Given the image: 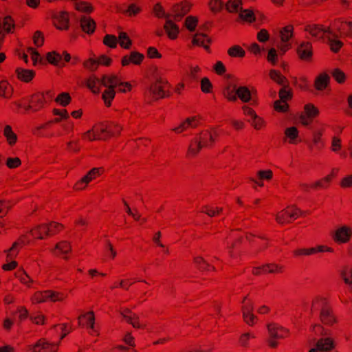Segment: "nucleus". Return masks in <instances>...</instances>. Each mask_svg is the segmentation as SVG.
<instances>
[{
	"label": "nucleus",
	"mask_w": 352,
	"mask_h": 352,
	"mask_svg": "<svg viewBox=\"0 0 352 352\" xmlns=\"http://www.w3.org/2000/svg\"><path fill=\"white\" fill-rule=\"evenodd\" d=\"M54 93L47 90L36 92L32 94L29 100V104L24 107L26 111L36 112L45 108L54 98Z\"/></svg>",
	"instance_id": "obj_1"
},
{
	"label": "nucleus",
	"mask_w": 352,
	"mask_h": 352,
	"mask_svg": "<svg viewBox=\"0 0 352 352\" xmlns=\"http://www.w3.org/2000/svg\"><path fill=\"white\" fill-rule=\"evenodd\" d=\"M269 338L267 341L268 346L272 349H276L278 346L277 340L285 339L289 337L290 331L276 323L267 325Z\"/></svg>",
	"instance_id": "obj_2"
},
{
	"label": "nucleus",
	"mask_w": 352,
	"mask_h": 352,
	"mask_svg": "<svg viewBox=\"0 0 352 352\" xmlns=\"http://www.w3.org/2000/svg\"><path fill=\"white\" fill-rule=\"evenodd\" d=\"M331 23V30H333L332 36L352 38V21L337 19Z\"/></svg>",
	"instance_id": "obj_3"
},
{
	"label": "nucleus",
	"mask_w": 352,
	"mask_h": 352,
	"mask_svg": "<svg viewBox=\"0 0 352 352\" xmlns=\"http://www.w3.org/2000/svg\"><path fill=\"white\" fill-rule=\"evenodd\" d=\"M104 173V169L102 167L91 168L85 176L75 183L74 189L77 191L85 189L89 183L100 177Z\"/></svg>",
	"instance_id": "obj_4"
},
{
	"label": "nucleus",
	"mask_w": 352,
	"mask_h": 352,
	"mask_svg": "<svg viewBox=\"0 0 352 352\" xmlns=\"http://www.w3.org/2000/svg\"><path fill=\"white\" fill-rule=\"evenodd\" d=\"M302 214V212L299 208L294 206H289L277 213L276 221L279 224L289 223L298 218Z\"/></svg>",
	"instance_id": "obj_5"
},
{
	"label": "nucleus",
	"mask_w": 352,
	"mask_h": 352,
	"mask_svg": "<svg viewBox=\"0 0 352 352\" xmlns=\"http://www.w3.org/2000/svg\"><path fill=\"white\" fill-rule=\"evenodd\" d=\"M169 87L166 80L160 78L151 85L148 93L155 100L164 98L169 96Z\"/></svg>",
	"instance_id": "obj_6"
},
{
	"label": "nucleus",
	"mask_w": 352,
	"mask_h": 352,
	"mask_svg": "<svg viewBox=\"0 0 352 352\" xmlns=\"http://www.w3.org/2000/svg\"><path fill=\"white\" fill-rule=\"evenodd\" d=\"M60 342L52 343L45 338L39 339L35 344L28 345L25 347V352H57Z\"/></svg>",
	"instance_id": "obj_7"
},
{
	"label": "nucleus",
	"mask_w": 352,
	"mask_h": 352,
	"mask_svg": "<svg viewBox=\"0 0 352 352\" xmlns=\"http://www.w3.org/2000/svg\"><path fill=\"white\" fill-rule=\"evenodd\" d=\"M219 134L220 133L218 128L212 127L208 129L203 130L197 137L204 147L207 148L214 145Z\"/></svg>",
	"instance_id": "obj_8"
},
{
	"label": "nucleus",
	"mask_w": 352,
	"mask_h": 352,
	"mask_svg": "<svg viewBox=\"0 0 352 352\" xmlns=\"http://www.w3.org/2000/svg\"><path fill=\"white\" fill-rule=\"evenodd\" d=\"M305 31L309 32L316 39H322L324 36L331 35V33H333L331 23L327 27L317 24L307 25L305 28Z\"/></svg>",
	"instance_id": "obj_9"
},
{
	"label": "nucleus",
	"mask_w": 352,
	"mask_h": 352,
	"mask_svg": "<svg viewBox=\"0 0 352 352\" xmlns=\"http://www.w3.org/2000/svg\"><path fill=\"white\" fill-rule=\"evenodd\" d=\"M253 309L252 302L247 297H245L243 300L241 311L243 320L249 326H253L257 321L256 316L253 314Z\"/></svg>",
	"instance_id": "obj_10"
},
{
	"label": "nucleus",
	"mask_w": 352,
	"mask_h": 352,
	"mask_svg": "<svg viewBox=\"0 0 352 352\" xmlns=\"http://www.w3.org/2000/svg\"><path fill=\"white\" fill-rule=\"evenodd\" d=\"M352 236V227L342 226L338 228L332 235L333 240L337 243H346Z\"/></svg>",
	"instance_id": "obj_11"
},
{
	"label": "nucleus",
	"mask_w": 352,
	"mask_h": 352,
	"mask_svg": "<svg viewBox=\"0 0 352 352\" xmlns=\"http://www.w3.org/2000/svg\"><path fill=\"white\" fill-rule=\"evenodd\" d=\"M192 4L188 1L176 3L171 8L170 17L179 21L190 10Z\"/></svg>",
	"instance_id": "obj_12"
},
{
	"label": "nucleus",
	"mask_w": 352,
	"mask_h": 352,
	"mask_svg": "<svg viewBox=\"0 0 352 352\" xmlns=\"http://www.w3.org/2000/svg\"><path fill=\"white\" fill-rule=\"evenodd\" d=\"M72 250V245L69 241H60L55 245L54 248L50 250V252L56 256L62 257L67 260Z\"/></svg>",
	"instance_id": "obj_13"
},
{
	"label": "nucleus",
	"mask_w": 352,
	"mask_h": 352,
	"mask_svg": "<svg viewBox=\"0 0 352 352\" xmlns=\"http://www.w3.org/2000/svg\"><path fill=\"white\" fill-rule=\"evenodd\" d=\"M78 320L79 325L87 327L90 334L98 335L97 330L95 328V316L93 311L81 314Z\"/></svg>",
	"instance_id": "obj_14"
},
{
	"label": "nucleus",
	"mask_w": 352,
	"mask_h": 352,
	"mask_svg": "<svg viewBox=\"0 0 352 352\" xmlns=\"http://www.w3.org/2000/svg\"><path fill=\"white\" fill-rule=\"evenodd\" d=\"M201 124V118L199 116H192L187 118L178 126L173 129L176 133H182L190 129H195Z\"/></svg>",
	"instance_id": "obj_15"
},
{
	"label": "nucleus",
	"mask_w": 352,
	"mask_h": 352,
	"mask_svg": "<svg viewBox=\"0 0 352 352\" xmlns=\"http://www.w3.org/2000/svg\"><path fill=\"white\" fill-rule=\"evenodd\" d=\"M120 314L123 319L126 322L131 324L134 328L144 329L145 327V324L140 322L138 316L133 313L130 309L126 308L120 309Z\"/></svg>",
	"instance_id": "obj_16"
},
{
	"label": "nucleus",
	"mask_w": 352,
	"mask_h": 352,
	"mask_svg": "<svg viewBox=\"0 0 352 352\" xmlns=\"http://www.w3.org/2000/svg\"><path fill=\"white\" fill-rule=\"evenodd\" d=\"M29 243L30 240L27 236H21L7 251V260L9 261L15 258L22 247L28 245Z\"/></svg>",
	"instance_id": "obj_17"
},
{
	"label": "nucleus",
	"mask_w": 352,
	"mask_h": 352,
	"mask_svg": "<svg viewBox=\"0 0 352 352\" xmlns=\"http://www.w3.org/2000/svg\"><path fill=\"white\" fill-rule=\"evenodd\" d=\"M254 93H256V90L254 88L250 89L246 86H240L236 89V98H239L244 103L252 102V104H254L255 102L253 99Z\"/></svg>",
	"instance_id": "obj_18"
},
{
	"label": "nucleus",
	"mask_w": 352,
	"mask_h": 352,
	"mask_svg": "<svg viewBox=\"0 0 352 352\" xmlns=\"http://www.w3.org/2000/svg\"><path fill=\"white\" fill-rule=\"evenodd\" d=\"M144 58V54L138 52H131L129 54L125 55L122 57L121 64L123 67L133 64L135 65H140Z\"/></svg>",
	"instance_id": "obj_19"
},
{
	"label": "nucleus",
	"mask_w": 352,
	"mask_h": 352,
	"mask_svg": "<svg viewBox=\"0 0 352 352\" xmlns=\"http://www.w3.org/2000/svg\"><path fill=\"white\" fill-rule=\"evenodd\" d=\"M297 54L300 59L311 61L313 56V47L309 42L302 43L297 49Z\"/></svg>",
	"instance_id": "obj_20"
},
{
	"label": "nucleus",
	"mask_w": 352,
	"mask_h": 352,
	"mask_svg": "<svg viewBox=\"0 0 352 352\" xmlns=\"http://www.w3.org/2000/svg\"><path fill=\"white\" fill-rule=\"evenodd\" d=\"M324 130L318 129L313 132L311 142L309 144L311 151H320L324 147V142L322 138Z\"/></svg>",
	"instance_id": "obj_21"
},
{
	"label": "nucleus",
	"mask_w": 352,
	"mask_h": 352,
	"mask_svg": "<svg viewBox=\"0 0 352 352\" xmlns=\"http://www.w3.org/2000/svg\"><path fill=\"white\" fill-rule=\"evenodd\" d=\"M80 26L84 32L92 34L95 32L96 23L90 16H83L80 19Z\"/></svg>",
	"instance_id": "obj_22"
},
{
	"label": "nucleus",
	"mask_w": 352,
	"mask_h": 352,
	"mask_svg": "<svg viewBox=\"0 0 352 352\" xmlns=\"http://www.w3.org/2000/svg\"><path fill=\"white\" fill-rule=\"evenodd\" d=\"M330 76L326 72L319 74L315 78L314 86L318 91L324 90L329 85Z\"/></svg>",
	"instance_id": "obj_23"
},
{
	"label": "nucleus",
	"mask_w": 352,
	"mask_h": 352,
	"mask_svg": "<svg viewBox=\"0 0 352 352\" xmlns=\"http://www.w3.org/2000/svg\"><path fill=\"white\" fill-rule=\"evenodd\" d=\"M15 28V23L10 16H6L0 19V36L4 33H12Z\"/></svg>",
	"instance_id": "obj_24"
},
{
	"label": "nucleus",
	"mask_w": 352,
	"mask_h": 352,
	"mask_svg": "<svg viewBox=\"0 0 352 352\" xmlns=\"http://www.w3.org/2000/svg\"><path fill=\"white\" fill-rule=\"evenodd\" d=\"M285 141L290 144H297L300 142L298 140L299 131L296 126L287 127L285 129Z\"/></svg>",
	"instance_id": "obj_25"
},
{
	"label": "nucleus",
	"mask_w": 352,
	"mask_h": 352,
	"mask_svg": "<svg viewBox=\"0 0 352 352\" xmlns=\"http://www.w3.org/2000/svg\"><path fill=\"white\" fill-rule=\"evenodd\" d=\"M210 43V39L205 34L197 33L192 37V46H201L206 50L209 51L210 50V47H209Z\"/></svg>",
	"instance_id": "obj_26"
},
{
	"label": "nucleus",
	"mask_w": 352,
	"mask_h": 352,
	"mask_svg": "<svg viewBox=\"0 0 352 352\" xmlns=\"http://www.w3.org/2000/svg\"><path fill=\"white\" fill-rule=\"evenodd\" d=\"M54 25L59 30H67L69 26L68 14L66 12H60L54 17Z\"/></svg>",
	"instance_id": "obj_27"
},
{
	"label": "nucleus",
	"mask_w": 352,
	"mask_h": 352,
	"mask_svg": "<svg viewBox=\"0 0 352 352\" xmlns=\"http://www.w3.org/2000/svg\"><path fill=\"white\" fill-rule=\"evenodd\" d=\"M320 316L322 322L324 324L332 325L336 322L335 316L330 306L324 307V309L320 311Z\"/></svg>",
	"instance_id": "obj_28"
},
{
	"label": "nucleus",
	"mask_w": 352,
	"mask_h": 352,
	"mask_svg": "<svg viewBox=\"0 0 352 352\" xmlns=\"http://www.w3.org/2000/svg\"><path fill=\"white\" fill-rule=\"evenodd\" d=\"M316 346L320 352H329L335 348V343L332 338H324L319 339Z\"/></svg>",
	"instance_id": "obj_29"
},
{
	"label": "nucleus",
	"mask_w": 352,
	"mask_h": 352,
	"mask_svg": "<svg viewBox=\"0 0 352 352\" xmlns=\"http://www.w3.org/2000/svg\"><path fill=\"white\" fill-rule=\"evenodd\" d=\"M17 78L24 82H30L35 76V72L32 69L16 68L15 71Z\"/></svg>",
	"instance_id": "obj_30"
},
{
	"label": "nucleus",
	"mask_w": 352,
	"mask_h": 352,
	"mask_svg": "<svg viewBox=\"0 0 352 352\" xmlns=\"http://www.w3.org/2000/svg\"><path fill=\"white\" fill-rule=\"evenodd\" d=\"M164 29L168 38L175 40L177 38L179 34V27L174 23L172 20L168 19L164 25Z\"/></svg>",
	"instance_id": "obj_31"
},
{
	"label": "nucleus",
	"mask_w": 352,
	"mask_h": 352,
	"mask_svg": "<svg viewBox=\"0 0 352 352\" xmlns=\"http://www.w3.org/2000/svg\"><path fill=\"white\" fill-rule=\"evenodd\" d=\"M269 76L272 80L282 87H289V81L280 71L276 69H270Z\"/></svg>",
	"instance_id": "obj_32"
},
{
	"label": "nucleus",
	"mask_w": 352,
	"mask_h": 352,
	"mask_svg": "<svg viewBox=\"0 0 352 352\" xmlns=\"http://www.w3.org/2000/svg\"><path fill=\"white\" fill-rule=\"evenodd\" d=\"M204 148L202 144H201L198 138L196 136L193 138L188 146L186 155L188 157H195L201 150V148Z\"/></svg>",
	"instance_id": "obj_33"
},
{
	"label": "nucleus",
	"mask_w": 352,
	"mask_h": 352,
	"mask_svg": "<svg viewBox=\"0 0 352 352\" xmlns=\"http://www.w3.org/2000/svg\"><path fill=\"white\" fill-rule=\"evenodd\" d=\"M101 80L102 86L115 89L120 84L121 79L116 75H103Z\"/></svg>",
	"instance_id": "obj_34"
},
{
	"label": "nucleus",
	"mask_w": 352,
	"mask_h": 352,
	"mask_svg": "<svg viewBox=\"0 0 352 352\" xmlns=\"http://www.w3.org/2000/svg\"><path fill=\"white\" fill-rule=\"evenodd\" d=\"M86 85L94 94H98L102 85V80L92 75L87 78Z\"/></svg>",
	"instance_id": "obj_35"
},
{
	"label": "nucleus",
	"mask_w": 352,
	"mask_h": 352,
	"mask_svg": "<svg viewBox=\"0 0 352 352\" xmlns=\"http://www.w3.org/2000/svg\"><path fill=\"white\" fill-rule=\"evenodd\" d=\"M329 306L327 300L322 296H316L311 302V311H316L324 309L325 307Z\"/></svg>",
	"instance_id": "obj_36"
},
{
	"label": "nucleus",
	"mask_w": 352,
	"mask_h": 352,
	"mask_svg": "<svg viewBox=\"0 0 352 352\" xmlns=\"http://www.w3.org/2000/svg\"><path fill=\"white\" fill-rule=\"evenodd\" d=\"M108 138L120 134L122 131V126L116 122H111L105 125Z\"/></svg>",
	"instance_id": "obj_37"
},
{
	"label": "nucleus",
	"mask_w": 352,
	"mask_h": 352,
	"mask_svg": "<svg viewBox=\"0 0 352 352\" xmlns=\"http://www.w3.org/2000/svg\"><path fill=\"white\" fill-rule=\"evenodd\" d=\"M15 276L22 284L26 285L28 288L32 287L34 280L29 276L24 270H19L16 271Z\"/></svg>",
	"instance_id": "obj_38"
},
{
	"label": "nucleus",
	"mask_w": 352,
	"mask_h": 352,
	"mask_svg": "<svg viewBox=\"0 0 352 352\" xmlns=\"http://www.w3.org/2000/svg\"><path fill=\"white\" fill-rule=\"evenodd\" d=\"M13 94V88L6 80L0 82V96L4 98H10Z\"/></svg>",
	"instance_id": "obj_39"
},
{
	"label": "nucleus",
	"mask_w": 352,
	"mask_h": 352,
	"mask_svg": "<svg viewBox=\"0 0 352 352\" xmlns=\"http://www.w3.org/2000/svg\"><path fill=\"white\" fill-rule=\"evenodd\" d=\"M92 128L98 140H104L108 139L105 125L102 124H98L94 125Z\"/></svg>",
	"instance_id": "obj_40"
},
{
	"label": "nucleus",
	"mask_w": 352,
	"mask_h": 352,
	"mask_svg": "<svg viewBox=\"0 0 352 352\" xmlns=\"http://www.w3.org/2000/svg\"><path fill=\"white\" fill-rule=\"evenodd\" d=\"M31 301L34 304L49 301L48 290L36 292L32 296Z\"/></svg>",
	"instance_id": "obj_41"
},
{
	"label": "nucleus",
	"mask_w": 352,
	"mask_h": 352,
	"mask_svg": "<svg viewBox=\"0 0 352 352\" xmlns=\"http://www.w3.org/2000/svg\"><path fill=\"white\" fill-rule=\"evenodd\" d=\"M45 225L46 228H44V231H46L47 236L56 234L63 229V226L57 222H51Z\"/></svg>",
	"instance_id": "obj_42"
},
{
	"label": "nucleus",
	"mask_w": 352,
	"mask_h": 352,
	"mask_svg": "<svg viewBox=\"0 0 352 352\" xmlns=\"http://www.w3.org/2000/svg\"><path fill=\"white\" fill-rule=\"evenodd\" d=\"M327 38H328L330 49L332 52L337 53L343 46V43L338 39V37H333L332 35L328 34Z\"/></svg>",
	"instance_id": "obj_43"
},
{
	"label": "nucleus",
	"mask_w": 352,
	"mask_h": 352,
	"mask_svg": "<svg viewBox=\"0 0 352 352\" xmlns=\"http://www.w3.org/2000/svg\"><path fill=\"white\" fill-rule=\"evenodd\" d=\"M116 96L115 89L107 88L102 95V98L104 100L106 107H109L111 105V101Z\"/></svg>",
	"instance_id": "obj_44"
},
{
	"label": "nucleus",
	"mask_w": 352,
	"mask_h": 352,
	"mask_svg": "<svg viewBox=\"0 0 352 352\" xmlns=\"http://www.w3.org/2000/svg\"><path fill=\"white\" fill-rule=\"evenodd\" d=\"M228 54L232 58H243L245 52L240 45H235L228 50Z\"/></svg>",
	"instance_id": "obj_45"
},
{
	"label": "nucleus",
	"mask_w": 352,
	"mask_h": 352,
	"mask_svg": "<svg viewBox=\"0 0 352 352\" xmlns=\"http://www.w3.org/2000/svg\"><path fill=\"white\" fill-rule=\"evenodd\" d=\"M331 182L332 181L330 179V177L325 176L324 177L313 183L311 185V188L316 190L326 189L329 187Z\"/></svg>",
	"instance_id": "obj_46"
},
{
	"label": "nucleus",
	"mask_w": 352,
	"mask_h": 352,
	"mask_svg": "<svg viewBox=\"0 0 352 352\" xmlns=\"http://www.w3.org/2000/svg\"><path fill=\"white\" fill-rule=\"evenodd\" d=\"M294 27L292 25H288L280 31V41L288 42L289 40L293 36Z\"/></svg>",
	"instance_id": "obj_47"
},
{
	"label": "nucleus",
	"mask_w": 352,
	"mask_h": 352,
	"mask_svg": "<svg viewBox=\"0 0 352 352\" xmlns=\"http://www.w3.org/2000/svg\"><path fill=\"white\" fill-rule=\"evenodd\" d=\"M340 276L345 284L352 285V267H344L340 271Z\"/></svg>",
	"instance_id": "obj_48"
},
{
	"label": "nucleus",
	"mask_w": 352,
	"mask_h": 352,
	"mask_svg": "<svg viewBox=\"0 0 352 352\" xmlns=\"http://www.w3.org/2000/svg\"><path fill=\"white\" fill-rule=\"evenodd\" d=\"M44 228H46L45 224H41L34 228L31 231V234L33 237L38 239H43L45 236H47L46 231H44Z\"/></svg>",
	"instance_id": "obj_49"
},
{
	"label": "nucleus",
	"mask_w": 352,
	"mask_h": 352,
	"mask_svg": "<svg viewBox=\"0 0 352 352\" xmlns=\"http://www.w3.org/2000/svg\"><path fill=\"white\" fill-rule=\"evenodd\" d=\"M3 135L10 145H14L16 142L17 136L13 132L12 127L10 125H6L3 130Z\"/></svg>",
	"instance_id": "obj_50"
},
{
	"label": "nucleus",
	"mask_w": 352,
	"mask_h": 352,
	"mask_svg": "<svg viewBox=\"0 0 352 352\" xmlns=\"http://www.w3.org/2000/svg\"><path fill=\"white\" fill-rule=\"evenodd\" d=\"M118 42L120 47L124 49H129L132 45V41L126 32H120L118 35Z\"/></svg>",
	"instance_id": "obj_51"
},
{
	"label": "nucleus",
	"mask_w": 352,
	"mask_h": 352,
	"mask_svg": "<svg viewBox=\"0 0 352 352\" xmlns=\"http://www.w3.org/2000/svg\"><path fill=\"white\" fill-rule=\"evenodd\" d=\"M256 336L252 332H246L241 334L239 339V345L244 348H248L250 346L249 342L251 339H254Z\"/></svg>",
	"instance_id": "obj_52"
},
{
	"label": "nucleus",
	"mask_w": 352,
	"mask_h": 352,
	"mask_svg": "<svg viewBox=\"0 0 352 352\" xmlns=\"http://www.w3.org/2000/svg\"><path fill=\"white\" fill-rule=\"evenodd\" d=\"M67 298V295L64 293L56 292L53 290H48V299L49 301L56 302H62Z\"/></svg>",
	"instance_id": "obj_53"
},
{
	"label": "nucleus",
	"mask_w": 352,
	"mask_h": 352,
	"mask_svg": "<svg viewBox=\"0 0 352 352\" xmlns=\"http://www.w3.org/2000/svg\"><path fill=\"white\" fill-rule=\"evenodd\" d=\"M223 96L230 102L236 101V89L230 85L226 86L223 90Z\"/></svg>",
	"instance_id": "obj_54"
},
{
	"label": "nucleus",
	"mask_w": 352,
	"mask_h": 352,
	"mask_svg": "<svg viewBox=\"0 0 352 352\" xmlns=\"http://www.w3.org/2000/svg\"><path fill=\"white\" fill-rule=\"evenodd\" d=\"M198 18L195 16H188L184 21V26L190 32H194L198 24Z\"/></svg>",
	"instance_id": "obj_55"
},
{
	"label": "nucleus",
	"mask_w": 352,
	"mask_h": 352,
	"mask_svg": "<svg viewBox=\"0 0 352 352\" xmlns=\"http://www.w3.org/2000/svg\"><path fill=\"white\" fill-rule=\"evenodd\" d=\"M283 267L275 263H268L263 265V271L267 273L278 274L283 272Z\"/></svg>",
	"instance_id": "obj_56"
},
{
	"label": "nucleus",
	"mask_w": 352,
	"mask_h": 352,
	"mask_svg": "<svg viewBox=\"0 0 352 352\" xmlns=\"http://www.w3.org/2000/svg\"><path fill=\"white\" fill-rule=\"evenodd\" d=\"M251 125L256 130H261L265 127L266 123L265 120L257 114L252 120H248Z\"/></svg>",
	"instance_id": "obj_57"
},
{
	"label": "nucleus",
	"mask_w": 352,
	"mask_h": 352,
	"mask_svg": "<svg viewBox=\"0 0 352 352\" xmlns=\"http://www.w3.org/2000/svg\"><path fill=\"white\" fill-rule=\"evenodd\" d=\"M302 113L314 119L318 116L319 111L313 104H307L305 105L304 111Z\"/></svg>",
	"instance_id": "obj_58"
},
{
	"label": "nucleus",
	"mask_w": 352,
	"mask_h": 352,
	"mask_svg": "<svg viewBox=\"0 0 352 352\" xmlns=\"http://www.w3.org/2000/svg\"><path fill=\"white\" fill-rule=\"evenodd\" d=\"M226 9L230 12H237L241 10V1L229 0L226 3Z\"/></svg>",
	"instance_id": "obj_59"
},
{
	"label": "nucleus",
	"mask_w": 352,
	"mask_h": 352,
	"mask_svg": "<svg viewBox=\"0 0 352 352\" xmlns=\"http://www.w3.org/2000/svg\"><path fill=\"white\" fill-rule=\"evenodd\" d=\"M55 101L62 107L67 106L72 101V98L68 93L63 92L57 96Z\"/></svg>",
	"instance_id": "obj_60"
},
{
	"label": "nucleus",
	"mask_w": 352,
	"mask_h": 352,
	"mask_svg": "<svg viewBox=\"0 0 352 352\" xmlns=\"http://www.w3.org/2000/svg\"><path fill=\"white\" fill-rule=\"evenodd\" d=\"M153 12L154 14L158 17V18H166V19H169L170 17V13L166 14L164 9L163 8L162 6L157 3H156L153 9Z\"/></svg>",
	"instance_id": "obj_61"
},
{
	"label": "nucleus",
	"mask_w": 352,
	"mask_h": 352,
	"mask_svg": "<svg viewBox=\"0 0 352 352\" xmlns=\"http://www.w3.org/2000/svg\"><path fill=\"white\" fill-rule=\"evenodd\" d=\"M47 60L50 63L53 64L54 65H58L62 60V55L53 51L47 53Z\"/></svg>",
	"instance_id": "obj_62"
},
{
	"label": "nucleus",
	"mask_w": 352,
	"mask_h": 352,
	"mask_svg": "<svg viewBox=\"0 0 352 352\" xmlns=\"http://www.w3.org/2000/svg\"><path fill=\"white\" fill-rule=\"evenodd\" d=\"M74 6L77 10L80 12L90 13L93 11L91 6L85 1L76 2Z\"/></svg>",
	"instance_id": "obj_63"
},
{
	"label": "nucleus",
	"mask_w": 352,
	"mask_h": 352,
	"mask_svg": "<svg viewBox=\"0 0 352 352\" xmlns=\"http://www.w3.org/2000/svg\"><path fill=\"white\" fill-rule=\"evenodd\" d=\"M103 43L111 48H116L118 44V38L113 34H106L103 38Z\"/></svg>",
	"instance_id": "obj_64"
}]
</instances>
